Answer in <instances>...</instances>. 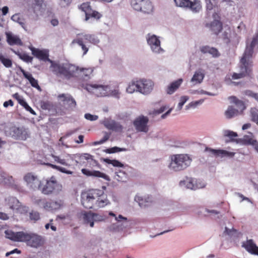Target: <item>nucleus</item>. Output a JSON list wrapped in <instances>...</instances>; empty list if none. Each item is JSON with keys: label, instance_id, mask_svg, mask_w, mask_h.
Returning a JSON list of instances; mask_svg holds the SVG:
<instances>
[{"label": "nucleus", "instance_id": "obj_36", "mask_svg": "<svg viewBox=\"0 0 258 258\" xmlns=\"http://www.w3.org/2000/svg\"><path fill=\"white\" fill-rule=\"evenodd\" d=\"M249 134H250V136H244L243 138L241 139V142L244 145H252L254 147L257 141L256 140L253 139V135L251 133H249Z\"/></svg>", "mask_w": 258, "mask_h": 258}, {"label": "nucleus", "instance_id": "obj_4", "mask_svg": "<svg viewBox=\"0 0 258 258\" xmlns=\"http://www.w3.org/2000/svg\"><path fill=\"white\" fill-rule=\"evenodd\" d=\"M62 186L59 184L55 178L52 176L49 179L41 181V185L38 189L42 194L49 195L53 193H57L61 190Z\"/></svg>", "mask_w": 258, "mask_h": 258}, {"label": "nucleus", "instance_id": "obj_41", "mask_svg": "<svg viewBox=\"0 0 258 258\" xmlns=\"http://www.w3.org/2000/svg\"><path fill=\"white\" fill-rule=\"evenodd\" d=\"M11 50L17 55L20 59L27 62H31L33 60V57L28 55L27 53H21L19 51H16L14 49L11 48Z\"/></svg>", "mask_w": 258, "mask_h": 258}, {"label": "nucleus", "instance_id": "obj_55", "mask_svg": "<svg viewBox=\"0 0 258 258\" xmlns=\"http://www.w3.org/2000/svg\"><path fill=\"white\" fill-rule=\"evenodd\" d=\"M93 222H100L104 220V217L98 214L93 213Z\"/></svg>", "mask_w": 258, "mask_h": 258}, {"label": "nucleus", "instance_id": "obj_18", "mask_svg": "<svg viewBox=\"0 0 258 258\" xmlns=\"http://www.w3.org/2000/svg\"><path fill=\"white\" fill-rule=\"evenodd\" d=\"M149 119L147 117L141 116L137 118L134 121V125L136 130L139 132H147L148 128L147 123Z\"/></svg>", "mask_w": 258, "mask_h": 258}, {"label": "nucleus", "instance_id": "obj_47", "mask_svg": "<svg viewBox=\"0 0 258 258\" xmlns=\"http://www.w3.org/2000/svg\"><path fill=\"white\" fill-rule=\"evenodd\" d=\"M48 165L49 166L51 167V168H52L53 169H56L58 171H59L62 172V173H67V174H71L72 173L71 171H70L67 170L66 168H64L63 167H60V166H57V165H56L54 164H50V163L48 164Z\"/></svg>", "mask_w": 258, "mask_h": 258}, {"label": "nucleus", "instance_id": "obj_6", "mask_svg": "<svg viewBox=\"0 0 258 258\" xmlns=\"http://www.w3.org/2000/svg\"><path fill=\"white\" fill-rule=\"evenodd\" d=\"M99 40L96 39L94 35L79 34L77 35V37L72 41V43H77L81 46L83 51V55H85L88 51L90 43L97 44Z\"/></svg>", "mask_w": 258, "mask_h": 258}, {"label": "nucleus", "instance_id": "obj_45", "mask_svg": "<svg viewBox=\"0 0 258 258\" xmlns=\"http://www.w3.org/2000/svg\"><path fill=\"white\" fill-rule=\"evenodd\" d=\"M205 1L206 9L208 11L212 10L217 6L216 0H205Z\"/></svg>", "mask_w": 258, "mask_h": 258}, {"label": "nucleus", "instance_id": "obj_28", "mask_svg": "<svg viewBox=\"0 0 258 258\" xmlns=\"http://www.w3.org/2000/svg\"><path fill=\"white\" fill-rule=\"evenodd\" d=\"M254 48H258V35L255 34L252 38V41L249 45H247L244 53L252 56Z\"/></svg>", "mask_w": 258, "mask_h": 258}, {"label": "nucleus", "instance_id": "obj_34", "mask_svg": "<svg viewBox=\"0 0 258 258\" xmlns=\"http://www.w3.org/2000/svg\"><path fill=\"white\" fill-rule=\"evenodd\" d=\"M7 40L10 45H17L21 46L23 45L21 40L18 37L11 34H7Z\"/></svg>", "mask_w": 258, "mask_h": 258}, {"label": "nucleus", "instance_id": "obj_35", "mask_svg": "<svg viewBox=\"0 0 258 258\" xmlns=\"http://www.w3.org/2000/svg\"><path fill=\"white\" fill-rule=\"evenodd\" d=\"M210 29L213 33L218 35L222 29V24L217 20L213 21L210 24Z\"/></svg>", "mask_w": 258, "mask_h": 258}, {"label": "nucleus", "instance_id": "obj_48", "mask_svg": "<svg viewBox=\"0 0 258 258\" xmlns=\"http://www.w3.org/2000/svg\"><path fill=\"white\" fill-rule=\"evenodd\" d=\"M224 135L225 137H229L231 141H234V138L237 137L238 136L236 133L228 130L224 131Z\"/></svg>", "mask_w": 258, "mask_h": 258}, {"label": "nucleus", "instance_id": "obj_27", "mask_svg": "<svg viewBox=\"0 0 258 258\" xmlns=\"http://www.w3.org/2000/svg\"><path fill=\"white\" fill-rule=\"evenodd\" d=\"M13 97L16 99L18 103L22 106L27 111L30 112L31 114L35 115L36 113L34 110L27 104L22 96L18 93H16L13 95Z\"/></svg>", "mask_w": 258, "mask_h": 258}, {"label": "nucleus", "instance_id": "obj_63", "mask_svg": "<svg viewBox=\"0 0 258 258\" xmlns=\"http://www.w3.org/2000/svg\"><path fill=\"white\" fill-rule=\"evenodd\" d=\"M256 93H254L253 91L249 90H245L244 92V95H245L246 96H247L248 97H252L253 98H254V96Z\"/></svg>", "mask_w": 258, "mask_h": 258}, {"label": "nucleus", "instance_id": "obj_29", "mask_svg": "<svg viewBox=\"0 0 258 258\" xmlns=\"http://www.w3.org/2000/svg\"><path fill=\"white\" fill-rule=\"evenodd\" d=\"M228 99L231 103H234L238 108L239 109L238 110H239V112H240V113L242 115L243 114V111L246 108V106L245 103L234 96L229 97Z\"/></svg>", "mask_w": 258, "mask_h": 258}, {"label": "nucleus", "instance_id": "obj_62", "mask_svg": "<svg viewBox=\"0 0 258 258\" xmlns=\"http://www.w3.org/2000/svg\"><path fill=\"white\" fill-rule=\"evenodd\" d=\"M211 48V47H210L208 45L203 46L201 47L200 50L203 53H209L210 49Z\"/></svg>", "mask_w": 258, "mask_h": 258}, {"label": "nucleus", "instance_id": "obj_52", "mask_svg": "<svg viewBox=\"0 0 258 258\" xmlns=\"http://www.w3.org/2000/svg\"><path fill=\"white\" fill-rule=\"evenodd\" d=\"M30 219L34 221H36L40 219L39 213L37 212L32 211L30 213Z\"/></svg>", "mask_w": 258, "mask_h": 258}, {"label": "nucleus", "instance_id": "obj_7", "mask_svg": "<svg viewBox=\"0 0 258 258\" xmlns=\"http://www.w3.org/2000/svg\"><path fill=\"white\" fill-rule=\"evenodd\" d=\"M79 9L85 14V21L90 19L98 20L100 19L102 14L93 8L90 2H85L79 6Z\"/></svg>", "mask_w": 258, "mask_h": 258}, {"label": "nucleus", "instance_id": "obj_46", "mask_svg": "<svg viewBox=\"0 0 258 258\" xmlns=\"http://www.w3.org/2000/svg\"><path fill=\"white\" fill-rule=\"evenodd\" d=\"M104 161L107 164H111L114 167H122L123 166V164L117 160L105 159Z\"/></svg>", "mask_w": 258, "mask_h": 258}, {"label": "nucleus", "instance_id": "obj_44", "mask_svg": "<svg viewBox=\"0 0 258 258\" xmlns=\"http://www.w3.org/2000/svg\"><path fill=\"white\" fill-rule=\"evenodd\" d=\"M0 61L6 68H10L12 66V61L9 58H7L4 56L0 53Z\"/></svg>", "mask_w": 258, "mask_h": 258}, {"label": "nucleus", "instance_id": "obj_42", "mask_svg": "<svg viewBox=\"0 0 258 258\" xmlns=\"http://www.w3.org/2000/svg\"><path fill=\"white\" fill-rule=\"evenodd\" d=\"M93 70L91 69L88 68V69H84V68H79V71L77 73L78 74L79 73H80L79 74V76L83 78L84 79H85L86 78H89L91 74L92 73Z\"/></svg>", "mask_w": 258, "mask_h": 258}, {"label": "nucleus", "instance_id": "obj_32", "mask_svg": "<svg viewBox=\"0 0 258 258\" xmlns=\"http://www.w3.org/2000/svg\"><path fill=\"white\" fill-rule=\"evenodd\" d=\"M183 82L182 79H179L172 82L167 88L166 93L168 94H172L180 87Z\"/></svg>", "mask_w": 258, "mask_h": 258}, {"label": "nucleus", "instance_id": "obj_14", "mask_svg": "<svg viewBox=\"0 0 258 258\" xmlns=\"http://www.w3.org/2000/svg\"><path fill=\"white\" fill-rule=\"evenodd\" d=\"M51 157L53 158L55 162L66 166H70L71 162L75 159L76 155L70 154L64 152L60 156L51 154Z\"/></svg>", "mask_w": 258, "mask_h": 258}, {"label": "nucleus", "instance_id": "obj_39", "mask_svg": "<svg viewBox=\"0 0 258 258\" xmlns=\"http://www.w3.org/2000/svg\"><path fill=\"white\" fill-rule=\"evenodd\" d=\"M135 91L140 92V84L139 81H133L131 82L126 88V91L129 93H133Z\"/></svg>", "mask_w": 258, "mask_h": 258}, {"label": "nucleus", "instance_id": "obj_25", "mask_svg": "<svg viewBox=\"0 0 258 258\" xmlns=\"http://www.w3.org/2000/svg\"><path fill=\"white\" fill-rule=\"evenodd\" d=\"M79 218L83 221L86 224H89L90 227H94L93 215L91 211H82L79 214Z\"/></svg>", "mask_w": 258, "mask_h": 258}, {"label": "nucleus", "instance_id": "obj_64", "mask_svg": "<svg viewBox=\"0 0 258 258\" xmlns=\"http://www.w3.org/2000/svg\"><path fill=\"white\" fill-rule=\"evenodd\" d=\"M203 102V100H200V101H195V102H190L188 106H186V107H188L189 106L190 107H196V106H197L198 104H201L202 102Z\"/></svg>", "mask_w": 258, "mask_h": 258}, {"label": "nucleus", "instance_id": "obj_5", "mask_svg": "<svg viewBox=\"0 0 258 258\" xmlns=\"http://www.w3.org/2000/svg\"><path fill=\"white\" fill-rule=\"evenodd\" d=\"M191 159L186 154L174 155L171 157L170 168L175 171L187 168L190 164Z\"/></svg>", "mask_w": 258, "mask_h": 258}, {"label": "nucleus", "instance_id": "obj_21", "mask_svg": "<svg viewBox=\"0 0 258 258\" xmlns=\"http://www.w3.org/2000/svg\"><path fill=\"white\" fill-rule=\"evenodd\" d=\"M242 247L249 253L258 256V246L252 239H248L242 243Z\"/></svg>", "mask_w": 258, "mask_h": 258}, {"label": "nucleus", "instance_id": "obj_13", "mask_svg": "<svg viewBox=\"0 0 258 258\" xmlns=\"http://www.w3.org/2000/svg\"><path fill=\"white\" fill-rule=\"evenodd\" d=\"M58 98L62 102V105L66 110L70 111L73 110L76 106V102L75 99L70 94H61L58 96Z\"/></svg>", "mask_w": 258, "mask_h": 258}, {"label": "nucleus", "instance_id": "obj_9", "mask_svg": "<svg viewBox=\"0 0 258 258\" xmlns=\"http://www.w3.org/2000/svg\"><path fill=\"white\" fill-rule=\"evenodd\" d=\"M96 189H91L83 192L81 195V203L86 209H91L95 204L96 199Z\"/></svg>", "mask_w": 258, "mask_h": 258}, {"label": "nucleus", "instance_id": "obj_57", "mask_svg": "<svg viewBox=\"0 0 258 258\" xmlns=\"http://www.w3.org/2000/svg\"><path fill=\"white\" fill-rule=\"evenodd\" d=\"M188 99V97L186 96H181L180 98V102L178 103V107L179 109H181L182 107V106L187 101Z\"/></svg>", "mask_w": 258, "mask_h": 258}, {"label": "nucleus", "instance_id": "obj_56", "mask_svg": "<svg viewBox=\"0 0 258 258\" xmlns=\"http://www.w3.org/2000/svg\"><path fill=\"white\" fill-rule=\"evenodd\" d=\"M110 137V134H108L107 133H105V135L104 136L103 138L101 139L100 141L95 142V145H98V144H102L104 143V142H106L109 138Z\"/></svg>", "mask_w": 258, "mask_h": 258}, {"label": "nucleus", "instance_id": "obj_19", "mask_svg": "<svg viewBox=\"0 0 258 258\" xmlns=\"http://www.w3.org/2000/svg\"><path fill=\"white\" fill-rule=\"evenodd\" d=\"M37 202L38 204L42 203L43 208L48 211L58 210L60 209L63 205V202L61 200L58 201L44 202V200L41 199L38 200Z\"/></svg>", "mask_w": 258, "mask_h": 258}, {"label": "nucleus", "instance_id": "obj_60", "mask_svg": "<svg viewBox=\"0 0 258 258\" xmlns=\"http://www.w3.org/2000/svg\"><path fill=\"white\" fill-rule=\"evenodd\" d=\"M237 230L234 228L232 229H228L227 227H225L224 233H225L226 234L229 235V236H232L234 233H237Z\"/></svg>", "mask_w": 258, "mask_h": 258}, {"label": "nucleus", "instance_id": "obj_12", "mask_svg": "<svg viewBox=\"0 0 258 258\" xmlns=\"http://www.w3.org/2000/svg\"><path fill=\"white\" fill-rule=\"evenodd\" d=\"M9 134L14 139L21 140H26L30 135L28 129L23 126H11L9 128Z\"/></svg>", "mask_w": 258, "mask_h": 258}, {"label": "nucleus", "instance_id": "obj_43", "mask_svg": "<svg viewBox=\"0 0 258 258\" xmlns=\"http://www.w3.org/2000/svg\"><path fill=\"white\" fill-rule=\"evenodd\" d=\"M251 120L258 125V109L256 107H252L250 110Z\"/></svg>", "mask_w": 258, "mask_h": 258}, {"label": "nucleus", "instance_id": "obj_30", "mask_svg": "<svg viewBox=\"0 0 258 258\" xmlns=\"http://www.w3.org/2000/svg\"><path fill=\"white\" fill-rule=\"evenodd\" d=\"M104 125L108 130L117 132H121L122 130V126L118 122L114 120L106 121L104 123Z\"/></svg>", "mask_w": 258, "mask_h": 258}, {"label": "nucleus", "instance_id": "obj_15", "mask_svg": "<svg viewBox=\"0 0 258 258\" xmlns=\"http://www.w3.org/2000/svg\"><path fill=\"white\" fill-rule=\"evenodd\" d=\"M24 180L30 188L33 190H38L40 185H41V180H39L37 176L31 172L27 173L25 175Z\"/></svg>", "mask_w": 258, "mask_h": 258}, {"label": "nucleus", "instance_id": "obj_24", "mask_svg": "<svg viewBox=\"0 0 258 258\" xmlns=\"http://www.w3.org/2000/svg\"><path fill=\"white\" fill-rule=\"evenodd\" d=\"M147 41L149 45L151 46L152 50L154 52L160 53L163 51L160 46V41L155 35L150 37L148 39Z\"/></svg>", "mask_w": 258, "mask_h": 258}, {"label": "nucleus", "instance_id": "obj_38", "mask_svg": "<svg viewBox=\"0 0 258 258\" xmlns=\"http://www.w3.org/2000/svg\"><path fill=\"white\" fill-rule=\"evenodd\" d=\"M44 0H32L31 8L34 13H37L42 9Z\"/></svg>", "mask_w": 258, "mask_h": 258}, {"label": "nucleus", "instance_id": "obj_22", "mask_svg": "<svg viewBox=\"0 0 258 258\" xmlns=\"http://www.w3.org/2000/svg\"><path fill=\"white\" fill-rule=\"evenodd\" d=\"M206 151H208L209 152L210 155L214 156L215 157H232L235 155V153L231 152H228L227 151L221 149H213L210 148H206Z\"/></svg>", "mask_w": 258, "mask_h": 258}, {"label": "nucleus", "instance_id": "obj_33", "mask_svg": "<svg viewBox=\"0 0 258 258\" xmlns=\"http://www.w3.org/2000/svg\"><path fill=\"white\" fill-rule=\"evenodd\" d=\"M239 110L236 109L234 106H229L227 110L225 111V115L228 119H230L235 116L241 115Z\"/></svg>", "mask_w": 258, "mask_h": 258}, {"label": "nucleus", "instance_id": "obj_49", "mask_svg": "<svg viewBox=\"0 0 258 258\" xmlns=\"http://www.w3.org/2000/svg\"><path fill=\"white\" fill-rule=\"evenodd\" d=\"M6 201L11 208H14V204L18 202L16 198L10 197L6 199Z\"/></svg>", "mask_w": 258, "mask_h": 258}, {"label": "nucleus", "instance_id": "obj_59", "mask_svg": "<svg viewBox=\"0 0 258 258\" xmlns=\"http://www.w3.org/2000/svg\"><path fill=\"white\" fill-rule=\"evenodd\" d=\"M85 117L87 120L91 121L96 120L98 119V117L97 115H92L90 113H86L85 114Z\"/></svg>", "mask_w": 258, "mask_h": 258}, {"label": "nucleus", "instance_id": "obj_2", "mask_svg": "<svg viewBox=\"0 0 258 258\" xmlns=\"http://www.w3.org/2000/svg\"><path fill=\"white\" fill-rule=\"evenodd\" d=\"M50 69L56 76L70 79L76 76L79 71V67L69 63H60L51 61Z\"/></svg>", "mask_w": 258, "mask_h": 258}, {"label": "nucleus", "instance_id": "obj_51", "mask_svg": "<svg viewBox=\"0 0 258 258\" xmlns=\"http://www.w3.org/2000/svg\"><path fill=\"white\" fill-rule=\"evenodd\" d=\"M135 200L139 202V204L141 207H146L149 206L148 203L149 202V201H147L144 202V199L142 197L136 196L135 197Z\"/></svg>", "mask_w": 258, "mask_h": 258}, {"label": "nucleus", "instance_id": "obj_40", "mask_svg": "<svg viewBox=\"0 0 258 258\" xmlns=\"http://www.w3.org/2000/svg\"><path fill=\"white\" fill-rule=\"evenodd\" d=\"M204 74L200 71H196L191 79V82L195 84L201 83L204 78Z\"/></svg>", "mask_w": 258, "mask_h": 258}, {"label": "nucleus", "instance_id": "obj_8", "mask_svg": "<svg viewBox=\"0 0 258 258\" xmlns=\"http://www.w3.org/2000/svg\"><path fill=\"white\" fill-rule=\"evenodd\" d=\"M85 89L97 97L107 96L110 91V88L108 85H102L96 83L87 84Z\"/></svg>", "mask_w": 258, "mask_h": 258}, {"label": "nucleus", "instance_id": "obj_23", "mask_svg": "<svg viewBox=\"0 0 258 258\" xmlns=\"http://www.w3.org/2000/svg\"><path fill=\"white\" fill-rule=\"evenodd\" d=\"M82 173L87 176L93 177H100L103 178L106 180H109V177L106 174L99 171L89 170L86 168H83L81 170Z\"/></svg>", "mask_w": 258, "mask_h": 258}, {"label": "nucleus", "instance_id": "obj_26", "mask_svg": "<svg viewBox=\"0 0 258 258\" xmlns=\"http://www.w3.org/2000/svg\"><path fill=\"white\" fill-rule=\"evenodd\" d=\"M20 70L21 73L23 74L24 77L29 81V83L33 87L36 88L39 91L41 90V87L38 85V81L32 77L31 74H30L29 72H26L21 68H20Z\"/></svg>", "mask_w": 258, "mask_h": 258}, {"label": "nucleus", "instance_id": "obj_17", "mask_svg": "<svg viewBox=\"0 0 258 258\" xmlns=\"http://www.w3.org/2000/svg\"><path fill=\"white\" fill-rule=\"evenodd\" d=\"M32 54L37 58L40 60L48 61L51 63V61H53L49 58V51L47 49H39L34 47L30 48Z\"/></svg>", "mask_w": 258, "mask_h": 258}, {"label": "nucleus", "instance_id": "obj_37", "mask_svg": "<svg viewBox=\"0 0 258 258\" xmlns=\"http://www.w3.org/2000/svg\"><path fill=\"white\" fill-rule=\"evenodd\" d=\"M81 159H86L92 166H99L98 161L93 158V156L89 154L84 153L80 156Z\"/></svg>", "mask_w": 258, "mask_h": 258}, {"label": "nucleus", "instance_id": "obj_20", "mask_svg": "<svg viewBox=\"0 0 258 258\" xmlns=\"http://www.w3.org/2000/svg\"><path fill=\"white\" fill-rule=\"evenodd\" d=\"M140 92L144 94H149L154 87V82L150 80L142 79L139 80Z\"/></svg>", "mask_w": 258, "mask_h": 258}, {"label": "nucleus", "instance_id": "obj_16", "mask_svg": "<svg viewBox=\"0 0 258 258\" xmlns=\"http://www.w3.org/2000/svg\"><path fill=\"white\" fill-rule=\"evenodd\" d=\"M96 199H95V204L99 208H103L110 204L109 200L107 199V196L101 189H96Z\"/></svg>", "mask_w": 258, "mask_h": 258}, {"label": "nucleus", "instance_id": "obj_53", "mask_svg": "<svg viewBox=\"0 0 258 258\" xmlns=\"http://www.w3.org/2000/svg\"><path fill=\"white\" fill-rule=\"evenodd\" d=\"M209 53L212 55L214 57H218L220 55V53L218 49L215 47H211L210 49Z\"/></svg>", "mask_w": 258, "mask_h": 258}, {"label": "nucleus", "instance_id": "obj_1", "mask_svg": "<svg viewBox=\"0 0 258 258\" xmlns=\"http://www.w3.org/2000/svg\"><path fill=\"white\" fill-rule=\"evenodd\" d=\"M6 238L14 241L24 242L27 245L38 248L42 246L45 242L44 237L35 233H27L23 231L13 232L12 230L5 231Z\"/></svg>", "mask_w": 258, "mask_h": 258}, {"label": "nucleus", "instance_id": "obj_54", "mask_svg": "<svg viewBox=\"0 0 258 258\" xmlns=\"http://www.w3.org/2000/svg\"><path fill=\"white\" fill-rule=\"evenodd\" d=\"M126 149L125 148H120L117 147H112L107 149V152L108 153H114L120 151H125Z\"/></svg>", "mask_w": 258, "mask_h": 258}, {"label": "nucleus", "instance_id": "obj_3", "mask_svg": "<svg viewBox=\"0 0 258 258\" xmlns=\"http://www.w3.org/2000/svg\"><path fill=\"white\" fill-rule=\"evenodd\" d=\"M252 56L244 53L240 60L239 73H234L232 75L233 80L243 78L245 77H251L252 74Z\"/></svg>", "mask_w": 258, "mask_h": 258}, {"label": "nucleus", "instance_id": "obj_61", "mask_svg": "<svg viewBox=\"0 0 258 258\" xmlns=\"http://www.w3.org/2000/svg\"><path fill=\"white\" fill-rule=\"evenodd\" d=\"M183 182L184 184H186V187L188 188H190V189H195L196 188L195 187V185H194V183L192 181H181L180 182V184Z\"/></svg>", "mask_w": 258, "mask_h": 258}, {"label": "nucleus", "instance_id": "obj_31", "mask_svg": "<svg viewBox=\"0 0 258 258\" xmlns=\"http://www.w3.org/2000/svg\"><path fill=\"white\" fill-rule=\"evenodd\" d=\"M0 183L8 184L11 186H16L14 184V180L13 177L3 172H0Z\"/></svg>", "mask_w": 258, "mask_h": 258}, {"label": "nucleus", "instance_id": "obj_50", "mask_svg": "<svg viewBox=\"0 0 258 258\" xmlns=\"http://www.w3.org/2000/svg\"><path fill=\"white\" fill-rule=\"evenodd\" d=\"M59 5L61 8H67L70 6L72 0H58Z\"/></svg>", "mask_w": 258, "mask_h": 258}, {"label": "nucleus", "instance_id": "obj_58", "mask_svg": "<svg viewBox=\"0 0 258 258\" xmlns=\"http://www.w3.org/2000/svg\"><path fill=\"white\" fill-rule=\"evenodd\" d=\"M109 94H110V95L114 96L116 98H118L119 97V94H120L119 90H118V87H117L116 89H114L113 90L111 91L110 90Z\"/></svg>", "mask_w": 258, "mask_h": 258}, {"label": "nucleus", "instance_id": "obj_11", "mask_svg": "<svg viewBox=\"0 0 258 258\" xmlns=\"http://www.w3.org/2000/svg\"><path fill=\"white\" fill-rule=\"evenodd\" d=\"M133 9L138 11L149 13L152 11L153 6L150 0H131Z\"/></svg>", "mask_w": 258, "mask_h": 258}, {"label": "nucleus", "instance_id": "obj_10", "mask_svg": "<svg viewBox=\"0 0 258 258\" xmlns=\"http://www.w3.org/2000/svg\"><path fill=\"white\" fill-rule=\"evenodd\" d=\"M174 1L177 6L189 8L195 13L199 12L202 8L200 0H174Z\"/></svg>", "mask_w": 258, "mask_h": 258}]
</instances>
